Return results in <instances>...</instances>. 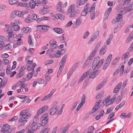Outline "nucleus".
<instances>
[{"instance_id":"f257e3e1","label":"nucleus","mask_w":133,"mask_h":133,"mask_svg":"<svg viewBox=\"0 0 133 133\" xmlns=\"http://www.w3.org/2000/svg\"><path fill=\"white\" fill-rule=\"evenodd\" d=\"M104 61V59H100V57L99 56H97L94 59L92 64V69L94 70L96 68L97 69H99L102 65Z\"/></svg>"},{"instance_id":"f03ea898","label":"nucleus","mask_w":133,"mask_h":133,"mask_svg":"<svg viewBox=\"0 0 133 133\" xmlns=\"http://www.w3.org/2000/svg\"><path fill=\"white\" fill-rule=\"evenodd\" d=\"M86 99L85 95V94H83L81 97V103L79 104L77 106L76 110L75 111V114H76L78 111L81 108V107H82L83 105L85 103V101Z\"/></svg>"},{"instance_id":"7ed1b4c3","label":"nucleus","mask_w":133,"mask_h":133,"mask_svg":"<svg viewBox=\"0 0 133 133\" xmlns=\"http://www.w3.org/2000/svg\"><path fill=\"white\" fill-rule=\"evenodd\" d=\"M31 125L32 126L30 129H29L28 132L30 133L34 132L35 131L39 129L40 128V126L38 125L37 124H34L32 123L31 124Z\"/></svg>"},{"instance_id":"20e7f679","label":"nucleus","mask_w":133,"mask_h":133,"mask_svg":"<svg viewBox=\"0 0 133 133\" xmlns=\"http://www.w3.org/2000/svg\"><path fill=\"white\" fill-rule=\"evenodd\" d=\"M61 105H60L59 106L57 105H55L53 107L49 110L50 114L51 115H53L55 114H56V112L58 110V108L59 107H61Z\"/></svg>"},{"instance_id":"39448f33","label":"nucleus","mask_w":133,"mask_h":133,"mask_svg":"<svg viewBox=\"0 0 133 133\" xmlns=\"http://www.w3.org/2000/svg\"><path fill=\"white\" fill-rule=\"evenodd\" d=\"M92 71V70L91 69H90L88 71H87L85 73L82 75L79 79L78 82V83L79 84L84 79V78H85L86 77L88 76V75L90 74V73H91Z\"/></svg>"},{"instance_id":"423d86ee","label":"nucleus","mask_w":133,"mask_h":133,"mask_svg":"<svg viewBox=\"0 0 133 133\" xmlns=\"http://www.w3.org/2000/svg\"><path fill=\"white\" fill-rule=\"evenodd\" d=\"M21 117L19 119L18 122L20 123L19 126H23L24 125L25 123L27 122V121L24 116H21Z\"/></svg>"},{"instance_id":"0eeeda50","label":"nucleus","mask_w":133,"mask_h":133,"mask_svg":"<svg viewBox=\"0 0 133 133\" xmlns=\"http://www.w3.org/2000/svg\"><path fill=\"white\" fill-rule=\"evenodd\" d=\"M101 102V101L100 100H98L95 103V105L94 107L92 110V111L91 112V113L92 114L94 112L96 111L97 109H98L99 108V105Z\"/></svg>"},{"instance_id":"6e6552de","label":"nucleus","mask_w":133,"mask_h":133,"mask_svg":"<svg viewBox=\"0 0 133 133\" xmlns=\"http://www.w3.org/2000/svg\"><path fill=\"white\" fill-rule=\"evenodd\" d=\"M82 21V19L81 18L79 17L77 18L75 23L72 25L73 28H76L79 26L81 23Z\"/></svg>"},{"instance_id":"1a4fd4ad","label":"nucleus","mask_w":133,"mask_h":133,"mask_svg":"<svg viewBox=\"0 0 133 133\" xmlns=\"http://www.w3.org/2000/svg\"><path fill=\"white\" fill-rule=\"evenodd\" d=\"M66 57L65 56L63 57L61 61L60 62L59 65V69H61L63 70V68L64 67V64L66 62Z\"/></svg>"},{"instance_id":"9d476101","label":"nucleus","mask_w":133,"mask_h":133,"mask_svg":"<svg viewBox=\"0 0 133 133\" xmlns=\"http://www.w3.org/2000/svg\"><path fill=\"white\" fill-rule=\"evenodd\" d=\"M10 26H12V27H14L13 28L14 29V31H17L20 29V27L17 25V22H12L10 23Z\"/></svg>"},{"instance_id":"9b49d317","label":"nucleus","mask_w":133,"mask_h":133,"mask_svg":"<svg viewBox=\"0 0 133 133\" xmlns=\"http://www.w3.org/2000/svg\"><path fill=\"white\" fill-rule=\"evenodd\" d=\"M56 43V42L55 40H52L50 41L49 42V44H50V48L51 49L56 48L57 46Z\"/></svg>"},{"instance_id":"f8f14e48","label":"nucleus","mask_w":133,"mask_h":133,"mask_svg":"<svg viewBox=\"0 0 133 133\" xmlns=\"http://www.w3.org/2000/svg\"><path fill=\"white\" fill-rule=\"evenodd\" d=\"M48 108V107L47 105L39 109L37 112V115H40L42 113L45 111Z\"/></svg>"},{"instance_id":"ddd939ff","label":"nucleus","mask_w":133,"mask_h":133,"mask_svg":"<svg viewBox=\"0 0 133 133\" xmlns=\"http://www.w3.org/2000/svg\"><path fill=\"white\" fill-rule=\"evenodd\" d=\"M122 85V83H119L114 88L113 92L116 94L117 93L120 89Z\"/></svg>"},{"instance_id":"4468645a","label":"nucleus","mask_w":133,"mask_h":133,"mask_svg":"<svg viewBox=\"0 0 133 133\" xmlns=\"http://www.w3.org/2000/svg\"><path fill=\"white\" fill-rule=\"evenodd\" d=\"M87 1L88 0H80L79 1H77L76 3L77 8L84 5Z\"/></svg>"},{"instance_id":"2eb2a0df","label":"nucleus","mask_w":133,"mask_h":133,"mask_svg":"<svg viewBox=\"0 0 133 133\" xmlns=\"http://www.w3.org/2000/svg\"><path fill=\"white\" fill-rule=\"evenodd\" d=\"M95 3H94L91 7H89L87 8L86 9H84L86 10V11H87V13L88 12H91V11L92 10H95Z\"/></svg>"},{"instance_id":"dca6fc26","label":"nucleus","mask_w":133,"mask_h":133,"mask_svg":"<svg viewBox=\"0 0 133 133\" xmlns=\"http://www.w3.org/2000/svg\"><path fill=\"white\" fill-rule=\"evenodd\" d=\"M107 82L106 80H104L101 83L97 86L96 88V90H98L100 89L103 87L106 84Z\"/></svg>"},{"instance_id":"f3484780","label":"nucleus","mask_w":133,"mask_h":133,"mask_svg":"<svg viewBox=\"0 0 133 133\" xmlns=\"http://www.w3.org/2000/svg\"><path fill=\"white\" fill-rule=\"evenodd\" d=\"M107 51L106 45H105V44L101 49H100L99 52V54L101 55H103Z\"/></svg>"},{"instance_id":"a211bd4d","label":"nucleus","mask_w":133,"mask_h":133,"mask_svg":"<svg viewBox=\"0 0 133 133\" xmlns=\"http://www.w3.org/2000/svg\"><path fill=\"white\" fill-rule=\"evenodd\" d=\"M62 3L61 2H59L57 5V11L59 12L63 13V11L61 10Z\"/></svg>"},{"instance_id":"6ab92c4d","label":"nucleus","mask_w":133,"mask_h":133,"mask_svg":"<svg viewBox=\"0 0 133 133\" xmlns=\"http://www.w3.org/2000/svg\"><path fill=\"white\" fill-rule=\"evenodd\" d=\"M97 72V70L93 71L92 73L90 74L89 76V78H93L95 77L98 74Z\"/></svg>"},{"instance_id":"aec40b11","label":"nucleus","mask_w":133,"mask_h":133,"mask_svg":"<svg viewBox=\"0 0 133 133\" xmlns=\"http://www.w3.org/2000/svg\"><path fill=\"white\" fill-rule=\"evenodd\" d=\"M53 30L56 33L59 34H62L63 32L64 31V30L61 28H54Z\"/></svg>"},{"instance_id":"412c9836","label":"nucleus","mask_w":133,"mask_h":133,"mask_svg":"<svg viewBox=\"0 0 133 133\" xmlns=\"http://www.w3.org/2000/svg\"><path fill=\"white\" fill-rule=\"evenodd\" d=\"M75 5L74 4H72L69 7L68 9L67 12L68 14H70L72 11H74L75 9Z\"/></svg>"},{"instance_id":"4be33fe9","label":"nucleus","mask_w":133,"mask_h":133,"mask_svg":"<svg viewBox=\"0 0 133 133\" xmlns=\"http://www.w3.org/2000/svg\"><path fill=\"white\" fill-rule=\"evenodd\" d=\"M31 29L29 27H26L23 28L21 29V31L22 32H24L25 33H27L31 31Z\"/></svg>"},{"instance_id":"5701e85b","label":"nucleus","mask_w":133,"mask_h":133,"mask_svg":"<svg viewBox=\"0 0 133 133\" xmlns=\"http://www.w3.org/2000/svg\"><path fill=\"white\" fill-rule=\"evenodd\" d=\"M39 115H37V113L36 115L34 117L33 119V124H37L38 122V116Z\"/></svg>"},{"instance_id":"b1692460","label":"nucleus","mask_w":133,"mask_h":133,"mask_svg":"<svg viewBox=\"0 0 133 133\" xmlns=\"http://www.w3.org/2000/svg\"><path fill=\"white\" fill-rule=\"evenodd\" d=\"M78 11L77 10H75L71 12V14L69 15V17L71 18L75 17L77 15Z\"/></svg>"},{"instance_id":"393cba45","label":"nucleus","mask_w":133,"mask_h":133,"mask_svg":"<svg viewBox=\"0 0 133 133\" xmlns=\"http://www.w3.org/2000/svg\"><path fill=\"white\" fill-rule=\"evenodd\" d=\"M95 54V52L92 51L86 60H87L88 62H90V61L92 59L94 56Z\"/></svg>"},{"instance_id":"a878e982","label":"nucleus","mask_w":133,"mask_h":133,"mask_svg":"<svg viewBox=\"0 0 133 133\" xmlns=\"http://www.w3.org/2000/svg\"><path fill=\"white\" fill-rule=\"evenodd\" d=\"M62 15L61 14H56L55 15H52V17L53 19L54 20H57L58 18L61 19V17Z\"/></svg>"},{"instance_id":"bb28decb","label":"nucleus","mask_w":133,"mask_h":133,"mask_svg":"<svg viewBox=\"0 0 133 133\" xmlns=\"http://www.w3.org/2000/svg\"><path fill=\"white\" fill-rule=\"evenodd\" d=\"M133 39V32H132L130 34L129 36L128 37L127 41L126 43H129Z\"/></svg>"},{"instance_id":"cd10ccee","label":"nucleus","mask_w":133,"mask_h":133,"mask_svg":"<svg viewBox=\"0 0 133 133\" xmlns=\"http://www.w3.org/2000/svg\"><path fill=\"white\" fill-rule=\"evenodd\" d=\"M120 59V57H118L113 60L111 63V64L112 66V67H114V65L116 64L119 60Z\"/></svg>"},{"instance_id":"c85d7f7f","label":"nucleus","mask_w":133,"mask_h":133,"mask_svg":"<svg viewBox=\"0 0 133 133\" xmlns=\"http://www.w3.org/2000/svg\"><path fill=\"white\" fill-rule=\"evenodd\" d=\"M127 9H128L127 7H126L123 10H119V13L118 12V14L121 15L122 16L123 14H124L127 12L128 11Z\"/></svg>"},{"instance_id":"c756f323","label":"nucleus","mask_w":133,"mask_h":133,"mask_svg":"<svg viewBox=\"0 0 133 133\" xmlns=\"http://www.w3.org/2000/svg\"><path fill=\"white\" fill-rule=\"evenodd\" d=\"M36 5V3L33 0H31L29 2V5L31 9L34 8Z\"/></svg>"},{"instance_id":"7c9ffc66","label":"nucleus","mask_w":133,"mask_h":133,"mask_svg":"<svg viewBox=\"0 0 133 133\" xmlns=\"http://www.w3.org/2000/svg\"><path fill=\"white\" fill-rule=\"evenodd\" d=\"M29 110V109L28 108L27 109L22 110L20 112V116H25L26 114L28 112Z\"/></svg>"},{"instance_id":"2f4dec72","label":"nucleus","mask_w":133,"mask_h":133,"mask_svg":"<svg viewBox=\"0 0 133 133\" xmlns=\"http://www.w3.org/2000/svg\"><path fill=\"white\" fill-rule=\"evenodd\" d=\"M101 41H99L97 44L96 45L94 48V50L92 51H94L95 52V53H96L97 50L98 49L100 46L101 45Z\"/></svg>"},{"instance_id":"473e14b6","label":"nucleus","mask_w":133,"mask_h":133,"mask_svg":"<svg viewBox=\"0 0 133 133\" xmlns=\"http://www.w3.org/2000/svg\"><path fill=\"white\" fill-rule=\"evenodd\" d=\"M31 17V15H29L28 17L25 19L24 21L25 22L28 23H31L32 22V20Z\"/></svg>"},{"instance_id":"72a5a7b5","label":"nucleus","mask_w":133,"mask_h":133,"mask_svg":"<svg viewBox=\"0 0 133 133\" xmlns=\"http://www.w3.org/2000/svg\"><path fill=\"white\" fill-rule=\"evenodd\" d=\"M13 32V28L12 26H10V27L6 31V33L8 34H12Z\"/></svg>"},{"instance_id":"f704fd0d","label":"nucleus","mask_w":133,"mask_h":133,"mask_svg":"<svg viewBox=\"0 0 133 133\" xmlns=\"http://www.w3.org/2000/svg\"><path fill=\"white\" fill-rule=\"evenodd\" d=\"M48 11V9L44 7L43 9L41 11H39V13L43 15L46 13Z\"/></svg>"},{"instance_id":"c9c22d12","label":"nucleus","mask_w":133,"mask_h":133,"mask_svg":"<svg viewBox=\"0 0 133 133\" xmlns=\"http://www.w3.org/2000/svg\"><path fill=\"white\" fill-rule=\"evenodd\" d=\"M74 71L72 69H70L69 71L68 74H67V79H68L70 77L72 76Z\"/></svg>"},{"instance_id":"e433bc0d","label":"nucleus","mask_w":133,"mask_h":133,"mask_svg":"<svg viewBox=\"0 0 133 133\" xmlns=\"http://www.w3.org/2000/svg\"><path fill=\"white\" fill-rule=\"evenodd\" d=\"M42 120V123H41V125L42 126H45L46 124L47 123L48 119H41Z\"/></svg>"},{"instance_id":"4c0bfd02","label":"nucleus","mask_w":133,"mask_h":133,"mask_svg":"<svg viewBox=\"0 0 133 133\" xmlns=\"http://www.w3.org/2000/svg\"><path fill=\"white\" fill-rule=\"evenodd\" d=\"M16 11L15 10L13 11L10 15V18H15L17 15Z\"/></svg>"},{"instance_id":"58836bf2","label":"nucleus","mask_w":133,"mask_h":133,"mask_svg":"<svg viewBox=\"0 0 133 133\" xmlns=\"http://www.w3.org/2000/svg\"><path fill=\"white\" fill-rule=\"evenodd\" d=\"M17 15L18 17H21L23 16L24 15V13L23 12L19 10H16Z\"/></svg>"},{"instance_id":"ea45409f","label":"nucleus","mask_w":133,"mask_h":133,"mask_svg":"<svg viewBox=\"0 0 133 133\" xmlns=\"http://www.w3.org/2000/svg\"><path fill=\"white\" fill-rule=\"evenodd\" d=\"M50 128H47L42 130L39 133H48L50 131Z\"/></svg>"},{"instance_id":"a19ab883","label":"nucleus","mask_w":133,"mask_h":133,"mask_svg":"<svg viewBox=\"0 0 133 133\" xmlns=\"http://www.w3.org/2000/svg\"><path fill=\"white\" fill-rule=\"evenodd\" d=\"M112 56V55L111 54H109L108 56L105 61L110 63L111 61Z\"/></svg>"},{"instance_id":"79ce46f5","label":"nucleus","mask_w":133,"mask_h":133,"mask_svg":"<svg viewBox=\"0 0 133 133\" xmlns=\"http://www.w3.org/2000/svg\"><path fill=\"white\" fill-rule=\"evenodd\" d=\"M122 17L123 16L121 15L118 14L117 17L116 18V19L117 20V21L119 22L121 21L122 20Z\"/></svg>"},{"instance_id":"37998d69","label":"nucleus","mask_w":133,"mask_h":133,"mask_svg":"<svg viewBox=\"0 0 133 133\" xmlns=\"http://www.w3.org/2000/svg\"><path fill=\"white\" fill-rule=\"evenodd\" d=\"M29 38L28 39V43L29 45H33L32 41L31 39V36L30 35H29L28 36Z\"/></svg>"},{"instance_id":"c03bdc74","label":"nucleus","mask_w":133,"mask_h":133,"mask_svg":"<svg viewBox=\"0 0 133 133\" xmlns=\"http://www.w3.org/2000/svg\"><path fill=\"white\" fill-rule=\"evenodd\" d=\"M65 106V105L64 104H63L62 106V107L60 109L59 111L58 110L56 112V114L57 115H61L62 114V112L63 111V108Z\"/></svg>"},{"instance_id":"a18cd8bd","label":"nucleus","mask_w":133,"mask_h":133,"mask_svg":"<svg viewBox=\"0 0 133 133\" xmlns=\"http://www.w3.org/2000/svg\"><path fill=\"white\" fill-rule=\"evenodd\" d=\"M33 74L32 72L28 74L26 77V78L27 79L28 81L33 76Z\"/></svg>"},{"instance_id":"49530a36","label":"nucleus","mask_w":133,"mask_h":133,"mask_svg":"<svg viewBox=\"0 0 133 133\" xmlns=\"http://www.w3.org/2000/svg\"><path fill=\"white\" fill-rule=\"evenodd\" d=\"M18 1V0H9L8 2L10 4H16Z\"/></svg>"},{"instance_id":"de8ad7c7","label":"nucleus","mask_w":133,"mask_h":133,"mask_svg":"<svg viewBox=\"0 0 133 133\" xmlns=\"http://www.w3.org/2000/svg\"><path fill=\"white\" fill-rule=\"evenodd\" d=\"M95 10L91 11L90 13V18L91 19H94L95 17Z\"/></svg>"},{"instance_id":"09e8293b","label":"nucleus","mask_w":133,"mask_h":133,"mask_svg":"<svg viewBox=\"0 0 133 133\" xmlns=\"http://www.w3.org/2000/svg\"><path fill=\"white\" fill-rule=\"evenodd\" d=\"M43 30L45 31H48L49 30V28H50V27L46 25H43Z\"/></svg>"},{"instance_id":"8fccbe9b","label":"nucleus","mask_w":133,"mask_h":133,"mask_svg":"<svg viewBox=\"0 0 133 133\" xmlns=\"http://www.w3.org/2000/svg\"><path fill=\"white\" fill-rule=\"evenodd\" d=\"M24 74V72H21L18 73L16 76V78H19L22 77Z\"/></svg>"},{"instance_id":"3c124183","label":"nucleus","mask_w":133,"mask_h":133,"mask_svg":"<svg viewBox=\"0 0 133 133\" xmlns=\"http://www.w3.org/2000/svg\"><path fill=\"white\" fill-rule=\"evenodd\" d=\"M4 37L3 36L0 35V44H5L4 43Z\"/></svg>"},{"instance_id":"603ef678","label":"nucleus","mask_w":133,"mask_h":133,"mask_svg":"<svg viewBox=\"0 0 133 133\" xmlns=\"http://www.w3.org/2000/svg\"><path fill=\"white\" fill-rule=\"evenodd\" d=\"M128 11H130L133 9V2L130 4L128 8H127Z\"/></svg>"},{"instance_id":"864d4df0","label":"nucleus","mask_w":133,"mask_h":133,"mask_svg":"<svg viewBox=\"0 0 133 133\" xmlns=\"http://www.w3.org/2000/svg\"><path fill=\"white\" fill-rule=\"evenodd\" d=\"M43 25H38L36 26V27H37V31H40L42 30H43Z\"/></svg>"},{"instance_id":"5fc2aeb1","label":"nucleus","mask_w":133,"mask_h":133,"mask_svg":"<svg viewBox=\"0 0 133 133\" xmlns=\"http://www.w3.org/2000/svg\"><path fill=\"white\" fill-rule=\"evenodd\" d=\"M129 53L127 52L125 53L122 56L121 58L122 60L126 58L129 55Z\"/></svg>"},{"instance_id":"6e6d98bb","label":"nucleus","mask_w":133,"mask_h":133,"mask_svg":"<svg viewBox=\"0 0 133 133\" xmlns=\"http://www.w3.org/2000/svg\"><path fill=\"white\" fill-rule=\"evenodd\" d=\"M78 65V63H75L71 69L74 71L77 67Z\"/></svg>"},{"instance_id":"4d7b16f0","label":"nucleus","mask_w":133,"mask_h":133,"mask_svg":"<svg viewBox=\"0 0 133 133\" xmlns=\"http://www.w3.org/2000/svg\"><path fill=\"white\" fill-rule=\"evenodd\" d=\"M111 9H112L111 7H110L109 9H108L105 13V15H107V16H108L110 12L111 11Z\"/></svg>"},{"instance_id":"13d9d810","label":"nucleus","mask_w":133,"mask_h":133,"mask_svg":"<svg viewBox=\"0 0 133 133\" xmlns=\"http://www.w3.org/2000/svg\"><path fill=\"white\" fill-rule=\"evenodd\" d=\"M48 114L47 113H46L44 114H43L42 116V117L41 118V119H48L47 118V117L48 116Z\"/></svg>"},{"instance_id":"bf43d9fd","label":"nucleus","mask_w":133,"mask_h":133,"mask_svg":"<svg viewBox=\"0 0 133 133\" xmlns=\"http://www.w3.org/2000/svg\"><path fill=\"white\" fill-rule=\"evenodd\" d=\"M97 38L95 36H93L90 40L88 42V43L90 44L92 43L93 41H94L95 39Z\"/></svg>"},{"instance_id":"052dcab7","label":"nucleus","mask_w":133,"mask_h":133,"mask_svg":"<svg viewBox=\"0 0 133 133\" xmlns=\"http://www.w3.org/2000/svg\"><path fill=\"white\" fill-rule=\"evenodd\" d=\"M89 34V31H87L83 36V38L84 39H85L88 37Z\"/></svg>"},{"instance_id":"680f3d73","label":"nucleus","mask_w":133,"mask_h":133,"mask_svg":"<svg viewBox=\"0 0 133 133\" xmlns=\"http://www.w3.org/2000/svg\"><path fill=\"white\" fill-rule=\"evenodd\" d=\"M110 63L105 61L104 64L103 69H105L107 67L109 66Z\"/></svg>"},{"instance_id":"e2e57ef3","label":"nucleus","mask_w":133,"mask_h":133,"mask_svg":"<svg viewBox=\"0 0 133 133\" xmlns=\"http://www.w3.org/2000/svg\"><path fill=\"white\" fill-rule=\"evenodd\" d=\"M31 19L36 20L37 18V15L35 14H33L31 16Z\"/></svg>"},{"instance_id":"0e129e2a","label":"nucleus","mask_w":133,"mask_h":133,"mask_svg":"<svg viewBox=\"0 0 133 133\" xmlns=\"http://www.w3.org/2000/svg\"><path fill=\"white\" fill-rule=\"evenodd\" d=\"M53 62V60H48L45 61V65H46L47 64H51Z\"/></svg>"},{"instance_id":"69168bd1","label":"nucleus","mask_w":133,"mask_h":133,"mask_svg":"<svg viewBox=\"0 0 133 133\" xmlns=\"http://www.w3.org/2000/svg\"><path fill=\"white\" fill-rule=\"evenodd\" d=\"M89 63V62H88L87 60H86L83 66V68H84L87 67Z\"/></svg>"},{"instance_id":"338daca9","label":"nucleus","mask_w":133,"mask_h":133,"mask_svg":"<svg viewBox=\"0 0 133 133\" xmlns=\"http://www.w3.org/2000/svg\"><path fill=\"white\" fill-rule=\"evenodd\" d=\"M9 37L8 38V41H11L13 39L12 34H8Z\"/></svg>"},{"instance_id":"774afa93","label":"nucleus","mask_w":133,"mask_h":133,"mask_svg":"<svg viewBox=\"0 0 133 133\" xmlns=\"http://www.w3.org/2000/svg\"><path fill=\"white\" fill-rule=\"evenodd\" d=\"M114 115L115 113L113 112H111L109 115L108 117V119H110L111 118H112L114 116Z\"/></svg>"}]
</instances>
